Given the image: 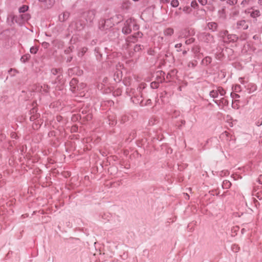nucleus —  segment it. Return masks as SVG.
Listing matches in <instances>:
<instances>
[{
    "label": "nucleus",
    "instance_id": "6e6552de",
    "mask_svg": "<svg viewBox=\"0 0 262 262\" xmlns=\"http://www.w3.org/2000/svg\"><path fill=\"white\" fill-rule=\"evenodd\" d=\"M69 13L64 12L59 15V19L61 21H63L68 19L69 16Z\"/></svg>",
    "mask_w": 262,
    "mask_h": 262
},
{
    "label": "nucleus",
    "instance_id": "cd10ccee",
    "mask_svg": "<svg viewBox=\"0 0 262 262\" xmlns=\"http://www.w3.org/2000/svg\"><path fill=\"white\" fill-rule=\"evenodd\" d=\"M231 96L232 97H234V96H235L236 97H238L237 94H234V93H231Z\"/></svg>",
    "mask_w": 262,
    "mask_h": 262
},
{
    "label": "nucleus",
    "instance_id": "4468645a",
    "mask_svg": "<svg viewBox=\"0 0 262 262\" xmlns=\"http://www.w3.org/2000/svg\"><path fill=\"white\" fill-rule=\"evenodd\" d=\"M30 57V56L29 54H26L21 57V60L23 62H25V61H27L28 60H29Z\"/></svg>",
    "mask_w": 262,
    "mask_h": 262
},
{
    "label": "nucleus",
    "instance_id": "b1692460",
    "mask_svg": "<svg viewBox=\"0 0 262 262\" xmlns=\"http://www.w3.org/2000/svg\"><path fill=\"white\" fill-rule=\"evenodd\" d=\"M199 2L202 5H205L207 3L206 0H199Z\"/></svg>",
    "mask_w": 262,
    "mask_h": 262
},
{
    "label": "nucleus",
    "instance_id": "c9c22d12",
    "mask_svg": "<svg viewBox=\"0 0 262 262\" xmlns=\"http://www.w3.org/2000/svg\"><path fill=\"white\" fill-rule=\"evenodd\" d=\"M106 80H107V79H105L104 80L103 82H105Z\"/></svg>",
    "mask_w": 262,
    "mask_h": 262
},
{
    "label": "nucleus",
    "instance_id": "dca6fc26",
    "mask_svg": "<svg viewBox=\"0 0 262 262\" xmlns=\"http://www.w3.org/2000/svg\"><path fill=\"white\" fill-rule=\"evenodd\" d=\"M52 73L54 75H56L58 73L60 74V73H61V69H57V68L53 69L52 70Z\"/></svg>",
    "mask_w": 262,
    "mask_h": 262
},
{
    "label": "nucleus",
    "instance_id": "a878e982",
    "mask_svg": "<svg viewBox=\"0 0 262 262\" xmlns=\"http://www.w3.org/2000/svg\"><path fill=\"white\" fill-rule=\"evenodd\" d=\"M135 50L136 51H139L140 49H141V48H140V46H136L135 47Z\"/></svg>",
    "mask_w": 262,
    "mask_h": 262
},
{
    "label": "nucleus",
    "instance_id": "4be33fe9",
    "mask_svg": "<svg viewBox=\"0 0 262 262\" xmlns=\"http://www.w3.org/2000/svg\"><path fill=\"white\" fill-rule=\"evenodd\" d=\"M205 61H206V62H208L209 63H210L211 61V58L210 57H207L205 58V59H204L203 61L204 62Z\"/></svg>",
    "mask_w": 262,
    "mask_h": 262
},
{
    "label": "nucleus",
    "instance_id": "393cba45",
    "mask_svg": "<svg viewBox=\"0 0 262 262\" xmlns=\"http://www.w3.org/2000/svg\"><path fill=\"white\" fill-rule=\"evenodd\" d=\"M193 41V39L192 38H191L186 41V43L187 44L190 43Z\"/></svg>",
    "mask_w": 262,
    "mask_h": 262
},
{
    "label": "nucleus",
    "instance_id": "ddd939ff",
    "mask_svg": "<svg viewBox=\"0 0 262 262\" xmlns=\"http://www.w3.org/2000/svg\"><path fill=\"white\" fill-rule=\"evenodd\" d=\"M260 15V12L258 10H254V11H253L251 13V16L253 17V18H255L256 17H258Z\"/></svg>",
    "mask_w": 262,
    "mask_h": 262
},
{
    "label": "nucleus",
    "instance_id": "a211bd4d",
    "mask_svg": "<svg viewBox=\"0 0 262 262\" xmlns=\"http://www.w3.org/2000/svg\"><path fill=\"white\" fill-rule=\"evenodd\" d=\"M38 51V48L36 47H32L30 48V52L32 54H35Z\"/></svg>",
    "mask_w": 262,
    "mask_h": 262
},
{
    "label": "nucleus",
    "instance_id": "20e7f679",
    "mask_svg": "<svg viewBox=\"0 0 262 262\" xmlns=\"http://www.w3.org/2000/svg\"><path fill=\"white\" fill-rule=\"evenodd\" d=\"M199 38L205 42H209L212 39V37L208 34H200Z\"/></svg>",
    "mask_w": 262,
    "mask_h": 262
},
{
    "label": "nucleus",
    "instance_id": "2f4dec72",
    "mask_svg": "<svg viewBox=\"0 0 262 262\" xmlns=\"http://www.w3.org/2000/svg\"><path fill=\"white\" fill-rule=\"evenodd\" d=\"M99 88H100L101 89H103V87H102V84H101V86L100 85H99Z\"/></svg>",
    "mask_w": 262,
    "mask_h": 262
},
{
    "label": "nucleus",
    "instance_id": "f8f14e48",
    "mask_svg": "<svg viewBox=\"0 0 262 262\" xmlns=\"http://www.w3.org/2000/svg\"><path fill=\"white\" fill-rule=\"evenodd\" d=\"M253 195L256 196L259 200L262 199V192L261 191L258 192H254Z\"/></svg>",
    "mask_w": 262,
    "mask_h": 262
},
{
    "label": "nucleus",
    "instance_id": "473e14b6",
    "mask_svg": "<svg viewBox=\"0 0 262 262\" xmlns=\"http://www.w3.org/2000/svg\"><path fill=\"white\" fill-rule=\"evenodd\" d=\"M120 94H121L120 92V91H118V92H117V94H117V95H120Z\"/></svg>",
    "mask_w": 262,
    "mask_h": 262
},
{
    "label": "nucleus",
    "instance_id": "9d476101",
    "mask_svg": "<svg viewBox=\"0 0 262 262\" xmlns=\"http://www.w3.org/2000/svg\"><path fill=\"white\" fill-rule=\"evenodd\" d=\"M231 185V183L228 180H225L223 182L222 186L224 189H228Z\"/></svg>",
    "mask_w": 262,
    "mask_h": 262
},
{
    "label": "nucleus",
    "instance_id": "0eeeda50",
    "mask_svg": "<svg viewBox=\"0 0 262 262\" xmlns=\"http://www.w3.org/2000/svg\"><path fill=\"white\" fill-rule=\"evenodd\" d=\"M214 102L219 106L227 105L228 104V101L225 98H222L220 100H215Z\"/></svg>",
    "mask_w": 262,
    "mask_h": 262
},
{
    "label": "nucleus",
    "instance_id": "f03ea898",
    "mask_svg": "<svg viewBox=\"0 0 262 262\" xmlns=\"http://www.w3.org/2000/svg\"><path fill=\"white\" fill-rule=\"evenodd\" d=\"M225 94V90L222 87H218L216 90H213L210 92V96L213 98H217L220 96H224Z\"/></svg>",
    "mask_w": 262,
    "mask_h": 262
},
{
    "label": "nucleus",
    "instance_id": "f3484780",
    "mask_svg": "<svg viewBox=\"0 0 262 262\" xmlns=\"http://www.w3.org/2000/svg\"><path fill=\"white\" fill-rule=\"evenodd\" d=\"M179 3L178 0H172L171 2V5L173 7H177L179 6Z\"/></svg>",
    "mask_w": 262,
    "mask_h": 262
},
{
    "label": "nucleus",
    "instance_id": "9b49d317",
    "mask_svg": "<svg viewBox=\"0 0 262 262\" xmlns=\"http://www.w3.org/2000/svg\"><path fill=\"white\" fill-rule=\"evenodd\" d=\"M134 102L136 103H140L141 104V105H149L151 104V100L150 99H148L147 101H146V102L145 103H144L143 102V100L142 99L141 101H138L137 102H136L135 100H133Z\"/></svg>",
    "mask_w": 262,
    "mask_h": 262
},
{
    "label": "nucleus",
    "instance_id": "e433bc0d",
    "mask_svg": "<svg viewBox=\"0 0 262 262\" xmlns=\"http://www.w3.org/2000/svg\"><path fill=\"white\" fill-rule=\"evenodd\" d=\"M153 84H154V83H151V86H153Z\"/></svg>",
    "mask_w": 262,
    "mask_h": 262
},
{
    "label": "nucleus",
    "instance_id": "72a5a7b5",
    "mask_svg": "<svg viewBox=\"0 0 262 262\" xmlns=\"http://www.w3.org/2000/svg\"><path fill=\"white\" fill-rule=\"evenodd\" d=\"M60 118H61L60 117H57V120H58V121H59V120H60Z\"/></svg>",
    "mask_w": 262,
    "mask_h": 262
},
{
    "label": "nucleus",
    "instance_id": "39448f33",
    "mask_svg": "<svg viewBox=\"0 0 262 262\" xmlns=\"http://www.w3.org/2000/svg\"><path fill=\"white\" fill-rule=\"evenodd\" d=\"M237 26L238 29H247L248 28V25L245 20H240L237 23Z\"/></svg>",
    "mask_w": 262,
    "mask_h": 262
},
{
    "label": "nucleus",
    "instance_id": "4c0bfd02",
    "mask_svg": "<svg viewBox=\"0 0 262 262\" xmlns=\"http://www.w3.org/2000/svg\"><path fill=\"white\" fill-rule=\"evenodd\" d=\"M135 41V38H134V40H133V41Z\"/></svg>",
    "mask_w": 262,
    "mask_h": 262
},
{
    "label": "nucleus",
    "instance_id": "aec40b11",
    "mask_svg": "<svg viewBox=\"0 0 262 262\" xmlns=\"http://www.w3.org/2000/svg\"><path fill=\"white\" fill-rule=\"evenodd\" d=\"M173 31L172 29H168L166 30L165 33L168 35H171L173 33Z\"/></svg>",
    "mask_w": 262,
    "mask_h": 262
},
{
    "label": "nucleus",
    "instance_id": "bb28decb",
    "mask_svg": "<svg viewBox=\"0 0 262 262\" xmlns=\"http://www.w3.org/2000/svg\"><path fill=\"white\" fill-rule=\"evenodd\" d=\"M182 46V44L181 43H177L175 45V47L176 48H180Z\"/></svg>",
    "mask_w": 262,
    "mask_h": 262
},
{
    "label": "nucleus",
    "instance_id": "2eb2a0df",
    "mask_svg": "<svg viewBox=\"0 0 262 262\" xmlns=\"http://www.w3.org/2000/svg\"><path fill=\"white\" fill-rule=\"evenodd\" d=\"M28 9V7L26 5H24L22 7H20L19 11L20 12H25L27 11Z\"/></svg>",
    "mask_w": 262,
    "mask_h": 262
},
{
    "label": "nucleus",
    "instance_id": "412c9836",
    "mask_svg": "<svg viewBox=\"0 0 262 262\" xmlns=\"http://www.w3.org/2000/svg\"><path fill=\"white\" fill-rule=\"evenodd\" d=\"M77 80L76 79H73L70 82V85L72 86V85H74L77 84Z\"/></svg>",
    "mask_w": 262,
    "mask_h": 262
},
{
    "label": "nucleus",
    "instance_id": "7c9ffc66",
    "mask_svg": "<svg viewBox=\"0 0 262 262\" xmlns=\"http://www.w3.org/2000/svg\"><path fill=\"white\" fill-rule=\"evenodd\" d=\"M259 180L262 181V175H260L259 177Z\"/></svg>",
    "mask_w": 262,
    "mask_h": 262
},
{
    "label": "nucleus",
    "instance_id": "f704fd0d",
    "mask_svg": "<svg viewBox=\"0 0 262 262\" xmlns=\"http://www.w3.org/2000/svg\"><path fill=\"white\" fill-rule=\"evenodd\" d=\"M227 33V31H225V32H224V35H226Z\"/></svg>",
    "mask_w": 262,
    "mask_h": 262
},
{
    "label": "nucleus",
    "instance_id": "f257e3e1",
    "mask_svg": "<svg viewBox=\"0 0 262 262\" xmlns=\"http://www.w3.org/2000/svg\"><path fill=\"white\" fill-rule=\"evenodd\" d=\"M132 29L137 30L138 27L136 24L135 20L130 18L126 21L124 26L122 28V32L124 34H129L130 33Z\"/></svg>",
    "mask_w": 262,
    "mask_h": 262
},
{
    "label": "nucleus",
    "instance_id": "c85d7f7f",
    "mask_svg": "<svg viewBox=\"0 0 262 262\" xmlns=\"http://www.w3.org/2000/svg\"><path fill=\"white\" fill-rule=\"evenodd\" d=\"M258 3L259 5H262V0H258Z\"/></svg>",
    "mask_w": 262,
    "mask_h": 262
},
{
    "label": "nucleus",
    "instance_id": "7ed1b4c3",
    "mask_svg": "<svg viewBox=\"0 0 262 262\" xmlns=\"http://www.w3.org/2000/svg\"><path fill=\"white\" fill-rule=\"evenodd\" d=\"M42 7L47 8L52 7L54 4V0H38Z\"/></svg>",
    "mask_w": 262,
    "mask_h": 262
},
{
    "label": "nucleus",
    "instance_id": "6ab92c4d",
    "mask_svg": "<svg viewBox=\"0 0 262 262\" xmlns=\"http://www.w3.org/2000/svg\"><path fill=\"white\" fill-rule=\"evenodd\" d=\"M21 17L24 20L26 21V20H28L29 19L30 16L28 14H25L21 15Z\"/></svg>",
    "mask_w": 262,
    "mask_h": 262
},
{
    "label": "nucleus",
    "instance_id": "5701e85b",
    "mask_svg": "<svg viewBox=\"0 0 262 262\" xmlns=\"http://www.w3.org/2000/svg\"><path fill=\"white\" fill-rule=\"evenodd\" d=\"M236 3V0H228L227 3L230 5H234Z\"/></svg>",
    "mask_w": 262,
    "mask_h": 262
},
{
    "label": "nucleus",
    "instance_id": "423d86ee",
    "mask_svg": "<svg viewBox=\"0 0 262 262\" xmlns=\"http://www.w3.org/2000/svg\"><path fill=\"white\" fill-rule=\"evenodd\" d=\"M224 41H234L237 40V37L235 35H228L227 37H224Z\"/></svg>",
    "mask_w": 262,
    "mask_h": 262
},
{
    "label": "nucleus",
    "instance_id": "1a4fd4ad",
    "mask_svg": "<svg viewBox=\"0 0 262 262\" xmlns=\"http://www.w3.org/2000/svg\"><path fill=\"white\" fill-rule=\"evenodd\" d=\"M208 27L210 30L214 31L217 28V24L214 22L209 23L208 24Z\"/></svg>",
    "mask_w": 262,
    "mask_h": 262
},
{
    "label": "nucleus",
    "instance_id": "c756f323",
    "mask_svg": "<svg viewBox=\"0 0 262 262\" xmlns=\"http://www.w3.org/2000/svg\"><path fill=\"white\" fill-rule=\"evenodd\" d=\"M257 203H258V202L257 201H255V206L256 207H257V205H258V204H257Z\"/></svg>",
    "mask_w": 262,
    "mask_h": 262
}]
</instances>
